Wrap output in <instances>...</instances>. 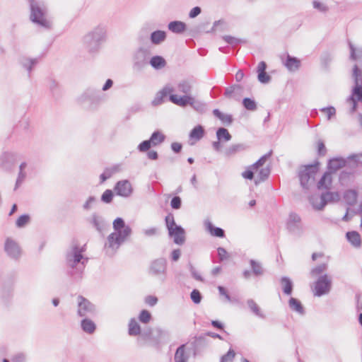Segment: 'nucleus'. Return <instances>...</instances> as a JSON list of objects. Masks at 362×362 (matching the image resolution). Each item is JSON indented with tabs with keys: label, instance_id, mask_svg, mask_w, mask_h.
<instances>
[{
	"label": "nucleus",
	"instance_id": "obj_1",
	"mask_svg": "<svg viewBox=\"0 0 362 362\" xmlns=\"http://www.w3.org/2000/svg\"><path fill=\"white\" fill-rule=\"evenodd\" d=\"M88 262V258L84 257L83 251L79 249V246L74 245L71 250L66 254L67 274L74 280L81 279Z\"/></svg>",
	"mask_w": 362,
	"mask_h": 362
},
{
	"label": "nucleus",
	"instance_id": "obj_2",
	"mask_svg": "<svg viewBox=\"0 0 362 362\" xmlns=\"http://www.w3.org/2000/svg\"><path fill=\"white\" fill-rule=\"evenodd\" d=\"M29 8L30 11V20L33 23L46 30L52 29V22L48 18V8L43 1H31Z\"/></svg>",
	"mask_w": 362,
	"mask_h": 362
},
{
	"label": "nucleus",
	"instance_id": "obj_3",
	"mask_svg": "<svg viewBox=\"0 0 362 362\" xmlns=\"http://www.w3.org/2000/svg\"><path fill=\"white\" fill-rule=\"evenodd\" d=\"M105 28L98 26L83 37L85 47L90 54H95L99 50L105 40Z\"/></svg>",
	"mask_w": 362,
	"mask_h": 362
},
{
	"label": "nucleus",
	"instance_id": "obj_4",
	"mask_svg": "<svg viewBox=\"0 0 362 362\" xmlns=\"http://www.w3.org/2000/svg\"><path fill=\"white\" fill-rule=\"evenodd\" d=\"M320 163L301 165L298 173L300 185L304 190H309L315 180V175L319 170Z\"/></svg>",
	"mask_w": 362,
	"mask_h": 362
},
{
	"label": "nucleus",
	"instance_id": "obj_5",
	"mask_svg": "<svg viewBox=\"0 0 362 362\" xmlns=\"http://www.w3.org/2000/svg\"><path fill=\"white\" fill-rule=\"evenodd\" d=\"M100 101L98 92L93 89H87L78 98V103L86 109L94 110Z\"/></svg>",
	"mask_w": 362,
	"mask_h": 362
},
{
	"label": "nucleus",
	"instance_id": "obj_6",
	"mask_svg": "<svg viewBox=\"0 0 362 362\" xmlns=\"http://www.w3.org/2000/svg\"><path fill=\"white\" fill-rule=\"evenodd\" d=\"M150 52L144 47L138 48L133 55V69L136 72H141L148 64V59Z\"/></svg>",
	"mask_w": 362,
	"mask_h": 362
},
{
	"label": "nucleus",
	"instance_id": "obj_7",
	"mask_svg": "<svg viewBox=\"0 0 362 362\" xmlns=\"http://www.w3.org/2000/svg\"><path fill=\"white\" fill-rule=\"evenodd\" d=\"M209 344V340L204 335L195 337L194 340L187 343V350L192 353L193 357L201 356Z\"/></svg>",
	"mask_w": 362,
	"mask_h": 362
},
{
	"label": "nucleus",
	"instance_id": "obj_8",
	"mask_svg": "<svg viewBox=\"0 0 362 362\" xmlns=\"http://www.w3.org/2000/svg\"><path fill=\"white\" fill-rule=\"evenodd\" d=\"M132 230L129 226L112 233L107 236V244L109 247H113L114 244L120 245L124 240L131 235Z\"/></svg>",
	"mask_w": 362,
	"mask_h": 362
},
{
	"label": "nucleus",
	"instance_id": "obj_9",
	"mask_svg": "<svg viewBox=\"0 0 362 362\" xmlns=\"http://www.w3.org/2000/svg\"><path fill=\"white\" fill-rule=\"evenodd\" d=\"M78 310L77 315L79 317H85L94 315L96 313L95 306L90 300L79 295L77 297Z\"/></svg>",
	"mask_w": 362,
	"mask_h": 362
},
{
	"label": "nucleus",
	"instance_id": "obj_10",
	"mask_svg": "<svg viewBox=\"0 0 362 362\" xmlns=\"http://www.w3.org/2000/svg\"><path fill=\"white\" fill-rule=\"evenodd\" d=\"M332 288V280L327 274L320 276L315 282V293L316 296H322L329 292Z\"/></svg>",
	"mask_w": 362,
	"mask_h": 362
},
{
	"label": "nucleus",
	"instance_id": "obj_11",
	"mask_svg": "<svg viewBox=\"0 0 362 362\" xmlns=\"http://www.w3.org/2000/svg\"><path fill=\"white\" fill-rule=\"evenodd\" d=\"M4 251L7 255L14 259L18 260L21 256V248L13 239L7 238L4 243Z\"/></svg>",
	"mask_w": 362,
	"mask_h": 362
},
{
	"label": "nucleus",
	"instance_id": "obj_12",
	"mask_svg": "<svg viewBox=\"0 0 362 362\" xmlns=\"http://www.w3.org/2000/svg\"><path fill=\"white\" fill-rule=\"evenodd\" d=\"M17 157V153L4 152L0 158L1 168L5 171H11L15 166Z\"/></svg>",
	"mask_w": 362,
	"mask_h": 362
},
{
	"label": "nucleus",
	"instance_id": "obj_13",
	"mask_svg": "<svg viewBox=\"0 0 362 362\" xmlns=\"http://www.w3.org/2000/svg\"><path fill=\"white\" fill-rule=\"evenodd\" d=\"M116 194L122 197H129L133 193V187L128 180L118 181L114 187Z\"/></svg>",
	"mask_w": 362,
	"mask_h": 362
},
{
	"label": "nucleus",
	"instance_id": "obj_14",
	"mask_svg": "<svg viewBox=\"0 0 362 362\" xmlns=\"http://www.w3.org/2000/svg\"><path fill=\"white\" fill-rule=\"evenodd\" d=\"M300 221L301 218L297 214L291 213L286 223L288 230L292 234L299 235L301 232Z\"/></svg>",
	"mask_w": 362,
	"mask_h": 362
},
{
	"label": "nucleus",
	"instance_id": "obj_15",
	"mask_svg": "<svg viewBox=\"0 0 362 362\" xmlns=\"http://www.w3.org/2000/svg\"><path fill=\"white\" fill-rule=\"evenodd\" d=\"M354 76V86L352 88L351 95L355 97L356 100L362 103V86L359 84V76H361V69L357 65H355L353 69Z\"/></svg>",
	"mask_w": 362,
	"mask_h": 362
},
{
	"label": "nucleus",
	"instance_id": "obj_16",
	"mask_svg": "<svg viewBox=\"0 0 362 362\" xmlns=\"http://www.w3.org/2000/svg\"><path fill=\"white\" fill-rule=\"evenodd\" d=\"M168 231V235L173 238L175 244L182 245L185 243V230L180 225H177Z\"/></svg>",
	"mask_w": 362,
	"mask_h": 362
},
{
	"label": "nucleus",
	"instance_id": "obj_17",
	"mask_svg": "<svg viewBox=\"0 0 362 362\" xmlns=\"http://www.w3.org/2000/svg\"><path fill=\"white\" fill-rule=\"evenodd\" d=\"M167 269V260L160 257L153 260L150 266V273L154 276L165 274Z\"/></svg>",
	"mask_w": 362,
	"mask_h": 362
},
{
	"label": "nucleus",
	"instance_id": "obj_18",
	"mask_svg": "<svg viewBox=\"0 0 362 362\" xmlns=\"http://www.w3.org/2000/svg\"><path fill=\"white\" fill-rule=\"evenodd\" d=\"M339 199V195L338 192H322L320 195V203L319 205L313 204V207L317 210H322L324 207L331 202L338 201Z\"/></svg>",
	"mask_w": 362,
	"mask_h": 362
},
{
	"label": "nucleus",
	"instance_id": "obj_19",
	"mask_svg": "<svg viewBox=\"0 0 362 362\" xmlns=\"http://www.w3.org/2000/svg\"><path fill=\"white\" fill-rule=\"evenodd\" d=\"M141 338L147 341L148 345L159 349V340L157 338V333L151 328L144 329L141 334Z\"/></svg>",
	"mask_w": 362,
	"mask_h": 362
},
{
	"label": "nucleus",
	"instance_id": "obj_20",
	"mask_svg": "<svg viewBox=\"0 0 362 362\" xmlns=\"http://www.w3.org/2000/svg\"><path fill=\"white\" fill-rule=\"evenodd\" d=\"M169 100L180 107H185L190 105L193 97L191 95H184L179 96L177 94H170Z\"/></svg>",
	"mask_w": 362,
	"mask_h": 362
},
{
	"label": "nucleus",
	"instance_id": "obj_21",
	"mask_svg": "<svg viewBox=\"0 0 362 362\" xmlns=\"http://www.w3.org/2000/svg\"><path fill=\"white\" fill-rule=\"evenodd\" d=\"M346 161L342 157H336L329 160L327 163L328 172L334 173L341 168H344Z\"/></svg>",
	"mask_w": 362,
	"mask_h": 362
},
{
	"label": "nucleus",
	"instance_id": "obj_22",
	"mask_svg": "<svg viewBox=\"0 0 362 362\" xmlns=\"http://www.w3.org/2000/svg\"><path fill=\"white\" fill-rule=\"evenodd\" d=\"M173 91V88L169 86H165L163 89L158 91L154 99L152 101V105L153 106H158L161 105L164 102V98L167 97L168 95L172 94L171 93Z\"/></svg>",
	"mask_w": 362,
	"mask_h": 362
},
{
	"label": "nucleus",
	"instance_id": "obj_23",
	"mask_svg": "<svg viewBox=\"0 0 362 362\" xmlns=\"http://www.w3.org/2000/svg\"><path fill=\"white\" fill-rule=\"evenodd\" d=\"M347 241L354 247L360 248L362 245L361 238L358 232L356 230L348 231L346 233Z\"/></svg>",
	"mask_w": 362,
	"mask_h": 362
},
{
	"label": "nucleus",
	"instance_id": "obj_24",
	"mask_svg": "<svg viewBox=\"0 0 362 362\" xmlns=\"http://www.w3.org/2000/svg\"><path fill=\"white\" fill-rule=\"evenodd\" d=\"M284 65L290 71H296L300 66V61L296 57L287 54L286 60L283 62Z\"/></svg>",
	"mask_w": 362,
	"mask_h": 362
},
{
	"label": "nucleus",
	"instance_id": "obj_25",
	"mask_svg": "<svg viewBox=\"0 0 362 362\" xmlns=\"http://www.w3.org/2000/svg\"><path fill=\"white\" fill-rule=\"evenodd\" d=\"M38 63L37 58L31 59L26 57H21L19 59V64L28 72V76H30V73L33 67Z\"/></svg>",
	"mask_w": 362,
	"mask_h": 362
},
{
	"label": "nucleus",
	"instance_id": "obj_26",
	"mask_svg": "<svg viewBox=\"0 0 362 362\" xmlns=\"http://www.w3.org/2000/svg\"><path fill=\"white\" fill-rule=\"evenodd\" d=\"M168 28L173 33L181 34L187 30V24L180 21H173L168 23Z\"/></svg>",
	"mask_w": 362,
	"mask_h": 362
},
{
	"label": "nucleus",
	"instance_id": "obj_27",
	"mask_svg": "<svg viewBox=\"0 0 362 362\" xmlns=\"http://www.w3.org/2000/svg\"><path fill=\"white\" fill-rule=\"evenodd\" d=\"M204 223L206 230L212 236L218 238H224L226 236L225 231L223 228L214 226L209 221H206Z\"/></svg>",
	"mask_w": 362,
	"mask_h": 362
},
{
	"label": "nucleus",
	"instance_id": "obj_28",
	"mask_svg": "<svg viewBox=\"0 0 362 362\" xmlns=\"http://www.w3.org/2000/svg\"><path fill=\"white\" fill-rule=\"evenodd\" d=\"M167 33L164 30H157L151 33L150 40L153 45H160L166 40Z\"/></svg>",
	"mask_w": 362,
	"mask_h": 362
},
{
	"label": "nucleus",
	"instance_id": "obj_29",
	"mask_svg": "<svg viewBox=\"0 0 362 362\" xmlns=\"http://www.w3.org/2000/svg\"><path fill=\"white\" fill-rule=\"evenodd\" d=\"M148 64L154 69L160 70L166 66L167 62L163 57L160 55H155L150 59Z\"/></svg>",
	"mask_w": 362,
	"mask_h": 362
},
{
	"label": "nucleus",
	"instance_id": "obj_30",
	"mask_svg": "<svg viewBox=\"0 0 362 362\" xmlns=\"http://www.w3.org/2000/svg\"><path fill=\"white\" fill-rule=\"evenodd\" d=\"M280 284L282 287L283 293L285 295L291 296L293 290V283L288 276H282L280 279Z\"/></svg>",
	"mask_w": 362,
	"mask_h": 362
},
{
	"label": "nucleus",
	"instance_id": "obj_31",
	"mask_svg": "<svg viewBox=\"0 0 362 362\" xmlns=\"http://www.w3.org/2000/svg\"><path fill=\"white\" fill-rule=\"evenodd\" d=\"M81 327L84 332L91 334L95 332L96 325L93 320L85 317L81 321Z\"/></svg>",
	"mask_w": 362,
	"mask_h": 362
},
{
	"label": "nucleus",
	"instance_id": "obj_32",
	"mask_svg": "<svg viewBox=\"0 0 362 362\" xmlns=\"http://www.w3.org/2000/svg\"><path fill=\"white\" fill-rule=\"evenodd\" d=\"M329 172H325L323 175L321 177L320 180L317 184V188L318 189H327L329 188L332 184V177Z\"/></svg>",
	"mask_w": 362,
	"mask_h": 362
},
{
	"label": "nucleus",
	"instance_id": "obj_33",
	"mask_svg": "<svg viewBox=\"0 0 362 362\" xmlns=\"http://www.w3.org/2000/svg\"><path fill=\"white\" fill-rule=\"evenodd\" d=\"M288 306L291 310L295 311L300 315H304L305 313V308L301 302L296 298H290L288 300Z\"/></svg>",
	"mask_w": 362,
	"mask_h": 362
},
{
	"label": "nucleus",
	"instance_id": "obj_34",
	"mask_svg": "<svg viewBox=\"0 0 362 362\" xmlns=\"http://www.w3.org/2000/svg\"><path fill=\"white\" fill-rule=\"evenodd\" d=\"M187 344L180 345L176 349L174 359L175 362H187L188 356L185 354Z\"/></svg>",
	"mask_w": 362,
	"mask_h": 362
},
{
	"label": "nucleus",
	"instance_id": "obj_35",
	"mask_svg": "<svg viewBox=\"0 0 362 362\" xmlns=\"http://www.w3.org/2000/svg\"><path fill=\"white\" fill-rule=\"evenodd\" d=\"M354 173L353 170H342L339 176V181L341 185H347L354 177Z\"/></svg>",
	"mask_w": 362,
	"mask_h": 362
},
{
	"label": "nucleus",
	"instance_id": "obj_36",
	"mask_svg": "<svg viewBox=\"0 0 362 362\" xmlns=\"http://www.w3.org/2000/svg\"><path fill=\"white\" fill-rule=\"evenodd\" d=\"M358 192L355 189H348L344 193V199L349 206H354L357 201Z\"/></svg>",
	"mask_w": 362,
	"mask_h": 362
},
{
	"label": "nucleus",
	"instance_id": "obj_37",
	"mask_svg": "<svg viewBox=\"0 0 362 362\" xmlns=\"http://www.w3.org/2000/svg\"><path fill=\"white\" fill-rule=\"evenodd\" d=\"M247 146L244 144H232L225 150V155L228 157L232 156L237 153L243 151L246 149Z\"/></svg>",
	"mask_w": 362,
	"mask_h": 362
},
{
	"label": "nucleus",
	"instance_id": "obj_38",
	"mask_svg": "<svg viewBox=\"0 0 362 362\" xmlns=\"http://www.w3.org/2000/svg\"><path fill=\"white\" fill-rule=\"evenodd\" d=\"M213 115L226 125H230L233 122L232 115L224 114L218 109H214L213 110Z\"/></svg>",
	"mask_w": 362,
	"mask_h": 362
},
{
	"label": "nucleus",
	"instance_id": "obj_39",
	"mask_svg": "<svg viewBox=\"0 0 362 362\" xmlns=\"http://www.w3.org/2000/svg\"><path fill=\"white\" fill-rule=\"evenodd\" d=\"M247 305L254 315L262 319L266 317L265 315L262 312L260 308L253 299H248L247 300Z\"/></svg>",
	"mask_w": 362,
	"mask_h": 362
},
{
	"label": "nucleus",
	"instance_id": "obj_40",
	"mask_svg": "<svg viewBox=\"0 0 362 362\" xmlns=\"http://www.w3.org/2000/svg\"><path fill=\"white\" fill-rule=\"evenodd\" d=\"M165 139V136L159 130L153 132L149 138L153 146H156L162 144Z\"/></svg>",
	"mask_w": 362,
	"mask_h": 362
},
{
	"label": "nucleus",
	"instance_id": "obj_41",
	"mask_svg": "<svg viewBox=\"0 0 362 362\" xmlns=\"http://www.w3.org/2000/svg\"><path fill=\"white\" fill-rule=\"evenodd\" d=\"M155 332L157 333V338L159 340V348L162 344L170 341V332L168 330L156 328Z\"/></svg>",
	"mask_w": 362,
	"mask_h": 362
},
{
	"label": "nucleus",
	"instance_id": "obj_42",
	"mask_svg": "<svg viewBox=\"0 0 362 362\" xmlns=\"http://www.w3.org/2000/svg\"><path fill=\"white\" fill-rule=\"evenodd\" d=\"M250 264L252 272L255 276H260L264 274V269L260 262L252 259L250 260Z\"/></svg>",
	"mask_w": 362,
	"mask_h": 362
},
{
	"label": "nucleus",
	"instance_id": "obj_43",
	"mask_svg": "<svg viewBox=\"0 0 362 362\" xmlns=\"http://www.w3.org/2000/svg\"><path fill=\"white\" fill-rule=\"evenodd\" d=\"M128 333L130 336L141 335V327L135 320L134 318H132L129 322V330Z\"/></svg>",
	"mask_w": 362,
	"mask_h": 362
},
{
	"label": "nucleus",
	"instance_id": "obj_44",
	"mask_svg": "<svg viewBox=\"0 0 362 362\" xmlns=\"http://www.w3.org/2000/svg\"><path fill=\"white\" fill-rule=\"evenodd\" d=\"M205 134L204 127L202 125L194 127L189 133V138L192 139L200 140Z\"/></svg>",
	"mask_w": 362,
	"mask_h": 362
},
{
	"label": "nucleus",
	"instance_id": "obj_45",
	"mask_svg": "<svg viewBox=\"0 0 362 362\" xmlns=\"http://www.w3.org/2000/svg\"><path fill=\"white\" fill-rule=\"evenodd\" d=\"M90 223L93 227L100 233H101L104 228V221L102 217L98 216L95 213L92 214Z\"/></svg>",
	"mask_w": 362,
	"mask_h": 362
},
{
	"label": "nucleus",
	"instance_id": "obj_46",
	"mask_svg": "<svg viewBox=\"0 0 362 362\" xmlns=\"http://www.w3.org/2000/svg\"><path fill=\"white\" fill-rule=\"evenodd\" d=\"M216 137L219 141H229L231 139L232 136L227 129L224 127H219L216 130Z\"/></svg>",
	"mask_w": 362,
	"mask_h": 362
},
{
	"label": "nucleus",
	"instance_id": "obj_47",
	"mask_svg": "<svg viewBox=\"0 0 362 362\" xmlns=\"http://www.w3.org/2000/svg\"><path fill=\"white\" fill-rule=\"evenodd\" d=\"M270 173L271 170L269 167L261 168L258 173L256 180H255V184L258 185L259 182L267 180Z\"/></svg>",
	"mask_w": 362,
	"mask_h": 362
},
{
	"label": "nucleus",
	"instance_id": "obj_48",
	"mask_svg": "<svg viewBox=\"0 0 362 362\" xmlns=\"http://www.w3.org/2000/svg\"><path fill=\"white\" fill-rule=\"evenodd\" d=\"M243 106L245 109L250 111H255L257 108V102L251 98H244L242 101Z\"/></svg>",
	"mask_w": 362,
	"mask_h": 362
},
{
	"label": "nucleus",
	"instance_id": "obj_49",
	"mask_svg": "<svg viewBox=\"0 0 362 362\" xmlns=\"http://www.w3.org/2000/svg\"><path fill=\"white\" fill-rule=\"evenodd\" d=\"M223 40L232 47H235L240 44L246 43V40L244 39L236 38L230 35H224L222 37Z\"/></svg>",
	"mask_w": 362,
	"mask_h": 362
},
{
	"label": "nucleus",
	"instance_id": "obj_50",
	"mask_svg": "<svg viewBox=\"0 0 362 362\" xmlns=\"http://www.w3.org/2000/svg\"><path fill=\"white\" fill-rule=\"evenodd\" d=\"M178 90L185 95H190L192 86L188 81H182L177 85Z\"/></svg>",
	"mask_w": 362,
	"mask_h": 362
},
{
	"label": "nucleus",
	"instance_id": "obj_51",
	"mask_svg": "<svg viewBox=\"0 0 362 362\" xmlns=\"http://www.w3.org/2000/svg\"><path fill=\"white\" fill-rule=\"evenodd\" d=\"M272 151L271 150L267 153L261 156L255 163H254L252 165H251V167L254 170H257L260 167H262L265 163V162L272 156Z\"/></svg>",
	"mask_w": 362,
	"mask_h": 362
},
{
	"label": "nucleus",
	"instance_id": "obj_52",
	"mask_svg": "<svg viewBox=\"0 0 362 362\" xmlns=\"http://www.w3.org/2000/svg\"><path fill=\"white\" fill-rule=\"evenodd\" d=\"M118 166L115 165L111 168H105V171L100 175L101 182H105L109 179L115 172L118 170Z\"/></svg>",
	"mask_w": 362,
	"mask_h": 362
},
{
	"label": "nucleus",
	"instance_id": "obj_53",
	"mask_svg": "<svg viewBox=\"0 0 362 362\" xmlns=\"http://www.w3.org/2000/svg\"><path fill=\"white\" fill-rule=\"evenodd\" d=\"M190 106L196 111L203 113L205 112L206 110V105L204 103L201 102L199 100H196L195 98L193 97V100H192V103L190 104Z\"/></svg>",
	"mask_w": 362,
	"mask_h": 362
},
{
	"label": "nucleus",
	"instance_id": "obj_54",
	"mask_svg": "<svg viewBox=\"0 0 362 362\" xmlns=\"http://www.w3.org/2000/svg\"><path fill=\"white\" fill-rule=\"evenodd\" d=\"M237 90H242V86L238 84L232 85L226 88L224 92V96L227 98H230L233 96V94L235 93Z\"/></svg>",
	"mask_w": 362,
	"mask_h": 362
},
{
	"label": "nucleus",
	"instance_id": "obj_55",
	"mask_svg": "<svg viewBox=\"0 0 362 362\" xmlns=\"http://www.w3.org/2000/svg\"><path fill=\"white\" fill-rule=\"evenodd\" d=\"M30 217L28 214H23L18 218L16 225L18 228H23L30 222Z\"/></svg>",
	"mask_w": 362,
	"mask_h": 362
},
{
	"label": "nucleus",
	"instance_id": "obj_56",
	"mask_svg": "<svg viewBox=\"0 0 362 362\" xmlns=\"http://www.w3.org/2000/svg\"><path fill=\"white\" fill-rule=\"evenodd\" d=\"M49 88L54 97L58 98L59 96L60 90L58 83L53 79L49 80Z\"/></svg>",
	"mask_w": 362,
	"mask_h": 362
},
{
	"label": "nucleus",
	"instance_id": "obj_57",
	"mask_svg": "<svg viewBox=\"0 0 362 362\" xmlns=\"http://www.w3.org/2000/svg\"><path fill=\"white\" fill-rule=\"evenodd\" d=\"M190 298L194 304H199L202 299V295L199 290L194 288L190 293Z\"/></svg>",
	"mask_w": 362,
	"mask_h": 362
},
{
	"label": "nucleus",
	"instance_id": "obj_58",
	"mask_svg": "<svg viewBox=\"0 0 362 362\" xmlns=\"http://www.w3.org/2000/svg\"><path fill=\"white\" fill-rule=\"evenodd\" d=\"M114 193L111 189H106L101 196V201L105 204L112 202Z\"/></svg>",
	"mask_w": 362,
	"mask_h": 362
},
{
	"label": "nucleus",
	"instance_id": "obj_59",
	"mask_svg": "<svg viewBox=\"0 0 362 362\" xmlns=\"http://www.w3.org/2000/svg\"><path fill=\"white\" fill-rule=\"evenodd\" d=\"M139 320L142 323H148L151 320V314L147 310H142L139 315Z\"/></svg>",
	"mask_w": 362,
	"mask_h": 362
},
{
	"label": "nucleus",
	"instance_id": "obj_60",
	"mask_svg": "<svg viewBox=\"0 0 362 362\" xmlns=\"http://www.w3.org/2000/svg\"><path fill=\"white\" fill-rule=\"evenodd\" d=\"M165 223L168 230L176 226L174 216L172 213H169L165 218Z\"/></svg>",
	"mask_w": 362,
	"mask_h": 362
},
{
	"label": "nucleus",
	"instance_id": "obj_61",
	"mask_svg": "<svg viewBox=\"0 0 362 362\" xmlns=\"http://www.w3.org/2000/svg\"><path fill=\"white\" fill-rule=\"evenodd\" d=\"M127 226V225H126L124 220L121 217L116 218L112 223V226L115 231L122 229L125 228Z\"/></svg>",
	"mask_w": 362,
	"mask_h": 362
},
{
	"label": "nucleus",
	"instance_id": "obj_62",
	"mask_svg": "<svg viewBox=\"0 0 362 362\" xmlns=\"http://www.w3.org/2000/svg\"><path fill=\"white\" fill-rule=\"evenodd\" d=\"M327 269V265L325 263H322L321 264L317 265V267L313 268L310 271V274L312 276L320 275Z\"/></svg>",
	"mask_w": 362,
	"mask_h": 362
},
{
	"label": "nucleus",
	"instance_id": "obj_63",
	"mask_svg": "<svg viewBox=\"0 0 362 362\" xmlns=\"http://www.w3.org/2000/svg\"><path fill=\"white\" fill-rule=\"evenodd\" d=\"M345 161H346V170H353L354 173L356 171V168L358 167L357 163L355 159H350L349 156L345 158Z\"/></svg>",
	"mask_w": 362,
	"mask_h": 362
},
{
	"label": "nucleus",
	"instance_id": "obj_64",
	"mask_svg": "<svg viewBox=\"0 0 362 362\" xmlns=\"http://www.w3.org/2000/svg\"><path fill=\"white\" fill-rule=\"evenodd\" d=\"M152 144L149 139L141 141L137 146V149L139 152H146L152 146Z\"/></svg>",
	"mask_w": 362,
	"mask_h": 362
}]
</instances>
